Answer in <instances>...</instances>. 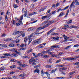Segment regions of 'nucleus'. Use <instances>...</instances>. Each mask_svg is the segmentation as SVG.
Returning <instances> with one entry per match:
<instances>
[{
	"mask_svg": "<svg viewBox=\"0 0 79 79\" xmlns=\"http://www.w3.org/2000/svg\"><path fill=\"white\" fill-rule=\"evenodd\" d=\"M40 42V39H39L34 41V44L35 45L39 44Z\"/></svg>",
	"mask_w": 79,
	"mask_h": 79,
	"instance_id": "obj_1",
	"label": "nucleus"
},
{
	"mask_svg": "<svg viewBox=\"0 0 79 79\" xmlns=\"http://www.w3.org/2000/svg\"><path fill=\"white\" fill-rule=\"evenodd\" d=\"M55 29H56V28H55L52 29L50 31H49L47 33V35H49V34H50V33L52 32H53V31L54 30H55Z\"/></svg>",
	"mask_w": 79,
	"mask_h": 79,
	"instance_id": "obj_2",
	"label": "nucleus"
},
{
	"mask_svg": "<svg viewBox=\"0 0 79 79\" xmlns=\"http://www.w3.org/2000/svg\"><path fill=\"white\" fill-rule=\"evenodd\" d=\"M21 32V31H16L12 35H16L17 34H19Z\"/></svg>",
	"mask_w": 79,
	"mask_h": 79,
	"instance_id": "obj_3",
	"label": "nucleus"
},
{
	"mask_svg": "<svg viewBox=\"0 0 79 79\" xmlns=\"http://www.w3.org/2000/svg\"><path fill=\"white\" fill-rule=\"evenodd\" d=\"M53 39L55 40H60V38L58 36H57L56 37H52Z\"/></svg>",
	"mask_w": 79,
	"mask_h": 79,
	"instance_id": "obj_4",
	"label": "nucleus"
},
{
	"mask_svg": "<svg viewBox=\"0 0 79 79\" xmlns=\"http://www.w3.org/2000/svg\"><path fill=\"white\" fill-rule=\"evenodd\" d=\"M63 36H64V39H65V40H64V41H65V42H66V40H68V39H69V37H67L66 35H63Z\"/></svg>",
	"mask_w": 79,
	"mask_h": 79,
	"instance_id": "obj_5",
	"label": "nucleus"
},
{
	"mask_svg": "<svg viewBox=\"0 0 79 79\" xmlns=\"http://www.w3.org/2000/svg\"><path fill=\"white\" fill-rule=\"evenodd\" d=\"M20 40H19V39H17L13 41V42L14 43L16 44V43H19V42Z\"/></svg>",
	"mask_w": 79,
	"mask_h": 79,
	"instance_id": "obj_6",
	"label": "nucleus"
},
{
	"mask_svg": "<svg viewBox=\"0 0 79 79\" xmlns=\"http://www.w3.org/2000/svg\"><path fill=\"white\" fill-rule=\"evenodd\" d=\"M74 2H73L70 5V8H71L72 7V6L73 7V8H75L76 7V5H75L74 4Z\"/></svg>",
	"mask_w": 79,
	"mask_h": 79,
	"instance_id": "obj_7",
	"label": "nucleus"
},
{
	"mask_svg": "<svg viewBox=\"0 0 79 79\" xmlns=\"http://www.w3.org/2000/svg\"><path fill=\"white\" fill-rule=\"evenodd\" d=\"M77 59V58H76V56L74 58L70 57V61H73V60H76V59Z\"/></svg>",
	"mask_w": 79,
	"mask_h": 79,
	"instance_id": "obj_8",
	"label": "nucleus"
},
{
	"mask_svg": "<svg viewBox=\"0 0 79 79\" xmlns=\"http://www.w3.org/2000/svg\"><path fill=\"white\" fill-rule=\"evenodd\" d=\"M20 33H21V35L23 37H25V33L24 32L21 31V32Z\"/></svg>",
	"mask_w": 79,
	"mask_h": 79,
	"instance_id": "obj_9",
	"label": "nucleus"
},
{
	"mask_svg": "<svg viewBox=\"0 0 79 79\" xmlns=\"http://www.w3.org/2000/svg\"><path fill=\"white\" fill-rule=\"evenodd\" d=\"M34 59V58L31 57V59L29 60V63H32L33 61V60Z\"/></svg>",
	"mask_w": 79,
	"mask_h": 79,
	"instance_id": "obj_10",
	"label": "nucleus"
},
{
	"mask_svg": "<svg viewBox=\"0 0 79 79\" xmlns=\"http://www.w3.org/2000/svg\"><path fill=\"white\" fill-rule=\"evenodd\" d=\"M78 0H75V2H74V4L75 5H79V2L77 1Z\"/></svg>",
	"mask_w": 79,
	"mask_h": 79,
	"instance_id": "obj_11",
	"label": "nucleus"
},
{
	"mask_svg": "<svg viewBox=\"0 0 79 79\" xmlns=\"http://www.w3.org/2000/svg\"><path fill=\"white\" fill-rule=\"evenodd\" d=\"M37 13L36 12H32L29 14V15L30 16H31L32 15H36Z\"/></svg>",
	"mask_w": 79,
	"mask_h": 79,
	"instance_id": "obj_12",
	"label": "nucleus"
},
{
	"mask_svg": "<svg viewBox=\"0 0 79 79\" xmlns=\"http://www.w3.org/2000/svg\"><path fill=\"white\" fill-rule=\"evenodd\" d=\"M45 27L43 26V27H40L38 28L36 30L38 31V30H41V29H44Z\"/></svg>",
	"mask_w": 79,
	"mask_h": 79,
	"instance_id": "obj_13",
	"label": "nucleus"
},
{
	"mask_svg": "<svg viewBox=\"0 0 79 79\" xmlns=\"http://www.w3.org/2000/svg\"><path fill=\"white\" fill-rule=\"evenodd\" d=\"M46 8H47V7H44L43 8H42L41 9H40L39 10V12H41V11H44V10H45L46 9Z\"/></svg>",
	"mask_w": 79,
	"mask_h": 79,
	"instance_id": "obj_14",
	"label": "nucleus"
},
{
	"mask_svg": "<svg viewBox=\"0 0 79 79\" xmlns=\"http://www.w3.org/2000/svg\"><path fill=\"white\" fill-rule=\"evenodd\" d=\"M40 70H39V69H36L34 71V73H35V72H36L37 73H38V74H39L40 73Z\"/></svg>",
	"mask_w": 79,
	"mask_h": 79,
	"instance_id": "obj_15",
	"label": "nucleus"
},
{
	"mask_svg": "<svg viewBox=\"0 0 79 79\" xmlns=\"http://www.w3.org/2000/svg\"><path fill=\"white\" fill-rule=\"evenodd\" d=\"M63 15H64V13L63 12H61L58 16V18H60V16H63Z\"/></svg>",
	"mask_w": 79,
	"mask_h": 79,
	"instance_id": "obj_16",
	"label": "nucleus"
},
{
	"mask_svg": "<svg viewBox=\"0 0 79 79\" xmlns=\"http://www.w3.org/2000/svg\"><path fill=\"white\" fill-rule=\"evenodd\" d=\"M5 56H13V55L11 54L7 53L4 55Z\"/></svg>",
	"mask_w": 79,
	"mask_h": 79,
	"instance_id": "obj_17",
	"label": "nucleus"
},
{
	"mask_svg": "<svg viewBox=\"0 0 79 79\" xmlns=\"http://www.w3.org/2000/svg\"><path fill=\"white\" fill-rule=\"evenodd\" d=\"M57 69V68H55L54 69L52 70L51 71V73H55V71H56Z\"/></svg>",
	"mask_w": 79,
	"mask_h": 79,
	"instance_id": "obj_18",
	"label": "nucleus"
},
{
	"mask_svg": "<svg viewBox=\"0 0 79 79\" xmlns=\"http://www.w3.org/2000/svg\"><path fill=\"white\" fill-rule=\"evenodd\" d=\"M10 51H11V52H16V51H17V50H15V48H14L10 49Z\"/></svg>",
	"mask_w": 79,
	"mask_h": 79,
	"instance_id": "obj_19",
	"label": "nucleus"
},
{
	"mask_svg": "<svg viewBox=\"0 0 79 79\" xmlns=\"http://www.w3.org/2000/svg\"><path fill=\"white\" fill-rule=\"evenodd\" d=\"M51 35H58V34L57 33L52 32V33Z\"/></svg>",
	"mask_w": 79,
	"mask_h": 79,
	"instance_id": "obj_20",
	"label": "nucleus"
},
{
	"mask_svg": "<svg viewBox=\"0 0 79 79\" xmlns=\"http://www.w3.org/2000/svg\"><path fill=\"white\" fill-rule=\"evenodd\" d=\"M39 32L37 30L36 31L33 33V35H38L39 34V33L38 32Z\"/></svg>",
	"mask_w": 79,
	"mask_h": 79,
	"instance_id": "obj_21",
	"label": "nucleus"
},
{
	"mask_svg": "<svg viewBox=\"0 0 79 79\" xmlns=\"http://www.w3.org/2000/svg\"><path fill=\"white\" fill-rule=\"evenodd\" d=\"M58 45H54L52 46H51L52 48H58Z\"/></svg>",
	"mask_w": 79,
	"mask_h": 79,
	"instance_id": "obj_22",
	"label": "nucleus"
},
{
	"mask_svg": "<svg viewBox=\"0 0 79 79\" xmlns=\"http://www.w3.org/2000/svg\"><path fill=\"white\" fill-rule=\"evenodd\" d=\"M27 10H26L25 12V14L23 15V16L24 17H27Z\"/></svg>",
	"mask_w": 79,
	"mask_h": 79,
	"instance_id": "obj_23",
	"label": "nucleus"
},
{
	"mask_svg": "<svg viewBox=\"0 0 79 79\" xmlns=\"http://www.w3.org/2000/svg\"><path fill=\"white\" fill-rule=\"evenodd\" d=\"M43 58H48L49 57V56H47L46 55H44L43 56Z\"/></svg>",
	"mask_w": 79,
	"mask_h": 79,
	"instance_id": "obj_24",
	"label": "nucleus"
},
{
	"mask_svg": "<svg viewBox=\"0 0 79 79\" xmlns=\"http://www.w3.org/2000/svg\"><path fill=\"white\" fill-rule=\"evenodd\" d=\"M64 60H67L68 61H70V58H63Z\"/></svg>",
	"mask_w": 79,
	"mask_h": 79,
	"instance_id": "obj_25",
	"label": "nucleus"
},
{
	"mask_svg": "<svg viewBox=\"0 0 79 79\" xmlns=\"http://www.w3.org/2000/svg\"><path fill=\"white\" fill-rule=\"evenodd\" d=\"M27 40V37L26 36L24 39V41L25 43H26Z\"/></svg>",
	"mask_w": 79,
	"mask_h": 79,
	"instance_id": "obj_26",
	"label": "nucleus"
},
{
	"mask_svg": "<svg viewBox=\"0 0 79 79\" xmlns=\"http://www.w3.org/2000/svg\"><path fill=\"white\" fill-rule=\"evenodd\" d=\"M55 79H64V77H57L55 78Z\"/></svg>",
	"mask_w": 79,
	"mask_h": 79,
	"instance_id": "obj_27",
	"label": "nucleus"
},
{
	"mask_svg": "<svg viewBox=\"0 0 79 79\" xmlns=\"http://www.w3.org/2000/svg\"><path fill=\"white\" fill-rule=\"evenodd\" d=\"M47 18V16H42L41 19H45L46 18Z\"/></svg>",
	"mask_w": 79,
	"mask_h": 79,
	"instance_id": "obj_28",
	"label": "nucleus"
},
{
	"mask_svg": "<svg viewBox=\"0 0 79 79\" xmlns=\"http://www.w3.org/2000/svg\"><path fill=\"white\" fill-rule=\"evenodd\" d=\"M9 46L10 47H14L15 46V45L13 44H9Z\"/></svg>",
	"mask_w": 79,
	"mask_h": 79,
	"instance_id": "obj_29",
	"label": "nucleus"
},
{
	"mask_svg": "<svg viewBox=\"0 0 79 79\" xmlns=\"http://www.w3.org/2000/svg\"><path fill=\"white\" fill-rule=\"evenodd\" d=\"M15 52L16 53V54H18V55H21V53L19 52H18L17 51H15Z\"/></svg>",
	"mask_w": 79,
	"mask_h": 79,
	"instance_id": "obj_30",
	"label": "nucleus"
},
{
	"mask_svg": "<svg viewBox=\"0 0 79 79\" xmlns=\"http://www.w3.org/2000/svg\"><path fill=\"white\" fill-rule=\"evenodd\" d=\"M34 30V28H29L28 30V31H32V30Z\"/></svg>",
	"mask_w": 79,
	"mask_h": 79,
	"instance_id": "obj_31",
	"label": "nucleus"
},
{
	"mask_svg": "<svg viewBox=\"0 0 79 79\" xmlns=\"http://www.w3.org/2000/svg\"><path fill=\"white\" fill-rule=\"evenodd\" d=\"M69 10H68L67 12L66 13V14L65 16V17H67V16H68V13H69Z\"/></svg>",
	"mask_w": 79,
	"mask_h": 79,
	"instance_id": "obj_32",
	"label": "nucleus"
},
{
	"mask_svg": "<svg viewBox=\"0 0 79 79\" xmlns=\"http://www.w3.org/2000/svg\"><path fill=\"white\" fill-rule=\"evenodd\" d=\"M52 57H56L58 56V55H56L55 54H53L52 55Z\"/></svg>",
	"mask_w": 79,
	"mask_h": 79,
	"instance_id": "obj_33",
	"label": "nucleus"
},
{
	"mask_svg": "<svg viewBox=\"0 0 79 79\" xmlns=\"http://www.w3.org/2000/svg\"><path fill=\"white\" fill-rule=\"evenodd\" d=\"M50 23L49 22V23H48L47 24V25H46L45 26H44V27L45 28V27H48V26H49V25H50Z\"/></svg>",
	"mask_w": 79,
	"mask_h": 79,
	"instance_id": "obj_34",
	"label": "nucleus"
},
{
	"mask_svg": "<svg viewBox=\"0 0 79 79\" xmlns=\"http://www.w3.org/2000/svg\"><path fill=\"white\" fill-rule=\"evenodd\" d=\"M50 23L49 22V23H48L47 24V25H46L45 26H44V27L45 28V27H48V26H49V25H50Z\"/></svg>",
	"mask_w": 79,
	"mask_h": 79,
	"instance_id": "obj_35",
	"label": "nucleus"
},
{
	"mask_svg": "<svg viewBox=\"0 0 79 79\" xmlns=\"http://www.w3.org/2000/svg\"><path fill=\"white\" fill-rule=\"evenodd\" d=\"M46 68H52V66H51V65H48L46 66Z\"/></svg>",
	"mask_w": 79,
	"mask_h": 79,
	"instance_id": "obj_36",
	"label": "nucleus"
},
{
	"mask_svg": "<svg viewBox=\"0 0 79 79\" xmlns=\"http://www.w3.org/2000/svg\"><path fill=\"white\" fill-rule=\"evenodd\" d=\"M19 23L20 24H23V22H22V20H21L19 21Z\"/></svg>",
	"mask_w": 79,
	"mask_h": 79,
	"instance_id": "obj_37",
	"label": "nucleus"
},
{
	"mask_svg": "<svg viewBox=\"0 0 79 79\" xmlns=\"http://www.w3.org/2000/svg\"><path fill=\"white\" fill-rule=\"evenodd\" d=\"M12 56H15V57H17L18 56V55L16 54H12Z\"/></svg>",
	"mask_w": 79,
	"mask_h": 79,
	"instance_id": "obj_38",
	"label": "nucleus"
},
{
	"mask_svg": "<svg viewBox=\"0 0 79 79\" xmlns=\"http://www.w3.org/2000/svg\"><path fill=\"white\" fill-rule=\"evenodd\" d=\"M75 71L73 72H72L70 73L69 74V75H72V74H73L74 73H75Z\"/></svg>",
	"mask_w": 79,
	"mask_h": 79,
	"instance_id": "obj_39",
	"label": "nucleus"
},
{
	"mask_svg": "<svg viewBox=\"0 0 79 79\" xmlns=\"http://www.w3.org/2000/svg\"><path fill=\"white\" fill-rule=\"evenodd\" d=\"M36 62H35V61L34 62L32 63V65L33 66H35V65H36L37 64L36 63Z\"/></svg>",
	"mask_w": 79,
	"mask_h": 79,
	"instance_id": "obj_40",
	"label": "nucleus"
},
{
	"mask_svg": "<svg viewBox=\"0 0 79 79\" xmlns=\"http://www.w3.org/2000/svg\"><path fill=\"white\" fill-rule=\"evenodd\" d=\"M71 47V45L70 46H68L66 48H65V50H67V49H68V48H69Z\"/></svg>",
	"mask_w": 79,
	"mask_h": 79,
	"instance_id": "obj_41",
	"label": "nucleus"
},
{
	"mask_svg": "<svg viewBox=\"0 0 79 79\" xmlns=\"http://www.w3.org/2000/svg\"><path fill=\"white\" fill-rule=\"evenodd\" d=\"M33 50V49H30L28 52L27 53H30L31 52H32V51Z\"/></svg>",
	"mask_w": 79,
	"mask_h": 79,
	"instance_id": "obj_42",
	"label": "nucleus"
},
{
	"mask_svg": "<svg viewBox=\"0 0 79 79\" xmlns=\"http://www.w3.org/2000/svg\"><path fill=\"white\" fill-rule=\"evenodd\" d=\"M56 10L54 11H52V15H55V13H56Z\"/></svg>",
	"mask_w": 79,
	"mask_h": 79,
	"instance_id": "obj_43",
	"label": "nucleus"
},
{
	"mask_svg": "<svg viewBox=\"0 0 79 79\" xmlns=\"http://www.w3.org/2000/svg\"><path fill=\"white\" fill-rule=\"evenodd\" d=\"M39 48H42L44 47V46H43L42 44H41L39 46Z\"/></svg>",
	"mask_w": 79,
	"mask_h": 79,
	"instance_id": "obj_44",
	"label": "nucleus"
},
{
	"mask_svg": "<svg viewBox=\"0 0 79 79\" xmlns=\"http://www.w3.org/2000/svg\"><path fill=\"white\" fill-rule=\"evenodd\" d=\"M34 35V33H32L31 35L29 36V38H31Z\"/></svg>",
	"mask_w": 79,
	"mask_h": 79,
	"instance_id": "obj_45",
	"label": "nucleus"
},
{
	"mask_svg": "<svg viewBox=\"0 0 79 79\" xmlns=\"http://www.w3.org/2000/svg\"><path fill=\"white\" fill-rule=\"evenodd\" d=\"M32 39H30L29 40L28 44H31V42H32Z\"/></svg>",
	"mask_w": 79,
	"mask_h": 79,
	"instance_id": "obj_46",
	"label": "nucleus"
},
{
	"mask_svg": "<svg viewBox=\"0 0 79 79\" xmlns=\"http://www.w3.org/2000/svg\"><path fill=\"white\" fill-rule=\"evenodd\" d=\"M14 7L15 8H18V5H17L14 4Z\"/></svg>",
	"mask_w": 79,
	"mask_h": 79,
	"instance_id": "obj_47",
	"label": "nucleus"
},
{
	"mask_svg": "<svg viewBox=\"0 0 79 79\" xmlns=\"http://www.w3.org/2000/svg\"><path fill=\"white\" fill-rule=\"evenodd\" d=\"M72 23V20H69V22H67V24H70V23Z\"/></svg>",
	"mask_w": 79,
	"mask_h": 79,
	"instance_id": "obj_48",
	"label": "nucleus"
},
{
	"mask_svg": "<svg viewBox=\"0 0 79 79\" xmlns=\"http://www.w3.org/2000/svg\"><path fill=\"white\" fill-rule=\"evenodd\" d=\"M4 67H2L1 68H0V71H3L4 70V68H3Z\"/></svg>",
	"mask_w": 79,
	"mask_h": 79,
	"instance_id": "obj_49",
	"label": "nucleus"
},
{
	"mask_svg": "<svg viewBox=\"0 0 79 79\" xmlns=\"http://www.w3.org/2000/svg\"><path fill=\"white\" fill-rule=\"evenodd\" d=\"M79 62H76L75 63H74L73 64L74 65H78L79 64Z\"/></svg>",
	"mask_w": 79,
	"mask_h": 79,
	"instance_id": "obj_50",
	"label": "nucleus"
},
{
	"mask_svg": "<svg viewBox=\"0 0 79 79\" xmlns=\"http://www.w3.org/2000/svg\"><path fill=\"white\" fill-rule=\"evenodd\" d=\"M2 47H4V48H6V47H7V46L6 45V44H2Z\"/></svg>",
	"mask_w": 79,
	"mask_h": 79,
	"instance_id": "obj_51",
	"label": "nucleus"
},
{
	"mask_svg": "<svg viewBox=\"0 0 79 79\" xmlns=\"http://www.w3.org/2000/svg\"><path fill=\"white\" fill-rule=\"evenodd\" d=\"M79 44H76V45H75L73 46V47H75V48L77 47H79Z\"/></svg>",
	"mask_w": 79,
	"mask_h": 79,
	"instance_id": "obj_52",
	"label": "nucleus"
},
{
	"mask_svg": "<svg viewBox=\"0 0 79 79\" xmlns=\"http://www.w3.org/2000/svg\"><path fill=\"white\" fill-rule=\"evenodd\" d=\"M38 54V56H43V54L41 53H39Z\"/></svg>",
	"mask_w": 79,
	"mask_h": 79,
	"instance_id": "obj_53",
	"label": "nucleus"
},
{
	"mask_svg": "<svg viewBox=\"0 0 79 79\" xmlns=\"http://www.w3.org/2000/svg\"><path fill=\"white\" fill-rule=\"evenodd\" d=\"M5 19L6 21H8V16H7V15H6L5 17Z\"/></svg>",
	"mask_w": 79,
	"mask_h": 79,
	"instance_id": "obj_54",
	"label": "nucleus"
},
{
	"mask_svg": "<svg viewBox=\"0 0 79 79\" xmlns=\"http://www.w3.org/2000/svg\"><path fill=\"white\" fill-rule=\"evenodd\" d=\"M29 57L26 56H24L23 57V58H28Z\"/></svg>",
	"mask_w": 79,
	"mask_h": 79,
	"instance_id": "obj_55",
	"label": "nucleus"
},
{
	"mask_svg": "<svg viewBox=\"0 0 79 79\" xmlns=\"http://www.w3.org/2000/svg\"><path fill=\"white\" fill-rule=\"evenodd\" d=\"M24 47V44H22L20 45V47Z\"/></svg>",
	"mask_w": 79,
	"mask_h": 79,
	"instance_id": "obj_56",
	"label": "nucleus"
},
{
	"mask_svg": "<svg viewBox=\"0 0 79 79\" xmlns=\"http://www.w3.org/2000/svg\"><path fill=\"white\" fill-rule=\"evenodd\" d=\"M26 73H23V74H22V77H24L25 76H26Z\"/></svg>",
	"mask_w": 79,
	"mask_h": 79,
	"instance_id": "obj_57",
	"label": "nucleus"
},
{
	"mask_svg": "<svg viewBox=\"0 0 79 79\" xmlns=\"http://www.w3.org/2000/svg\"><path fill=\"white\" fill-rule=\"evenodd\" d=\"M71 27H72V28H77V26H74V25H73V26H72Z\"/></svg>",
	"mask_w": 79,
	"mask_h": 79,
	"instance_id": "obj_58",
	"label": "nucleus"
},
{
	"mask_svg": "<svg viewBox=\"0 0 79 79\" xmlns=\"http://www.w3.org/2000/svg\"><path fill=\"white\" fill-rule=\"evenodd\" d=\"M55 6H56L55 4H53L52 6V7L53 8H55Z\"/></svg>",
	"mask_w": 79,
	"mask_h": 79,
	"instance_id": "obj_59",
	"label": "nucleus"
},
{
	"mask_svg": "<svg viewBox=\"0 0 79 79\" xmlns=\"http://www.w3.org/2000/svg\"><path fill=\"white\" fill-rule=\"evenodd\" d=\"M23 15H21V16L20 17V20H23Z\"/></svg>",
	"mask_w": 79,
	"mask_h": 79,
	"instance_id": "obj_60",
	"label": "nucleus"
},
{
	"mask_svg": "<svg viewBox=\"0 0 79 79\" xmlns=\"http://www.w3.org/2000/svg\"><path fill=\"white\" fill-rule=\"evenodd\" d=\"M63 53L62 52H60L58 55H57V56H58L59 55H62Z\"/></svg>",
	"mask_w": 79,
	"mask_h": 79,
	"instance_id": "obj_61",
	"label": "nucleus"
},
{
	"mask_svg": "<svg viewBox=\"0 0 79 79\" xmlns=\"http://www.w3.org/2000/svg\"><path fill=\"white\" fill-rule=\"evenodd\" d=\"M6 34H3L1 35V36L2 37H5V36H6Z\"/></svg>",
	"mask_w": 79,
	"mask_h": 79,
	"instance_id": "obj_62",
	"label": "nucleus"
},
{
	"mask_svg": "<svg viewBox=\"0 0 79 79\" xmlns=\"http://www.w3.org/2000/svg\"><path fill=\"white\" fill-rule=\"evenodd\" d=\"M42 53H47V51H43L42 52Z\"/></svg>",
	"mask_w": 79,
	"mask_h": 79,
	"instance_id": "obj_63",
	"label": "nucleus"
},
{
	"mask_svg": "<svg viewBox=\"0 0 79 79\" xmlns=\"http://www.w3.org/2000/svg\"><path fill=\"white\" fill-rule=\"evenodd\" d=\"M44 74H47V75H48L49 74H50L49 73H48V72H44Z\"/></svg>",
	"mask_w": 79,
	"mask_h": 79,
	"instance_id": "obj_64",
	"label": "nucleus"
}]
</instances>
